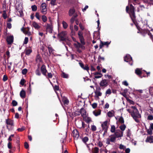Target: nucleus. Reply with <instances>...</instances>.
Wrapping results in <instances>:
<instances>
[{
    "mask_svg": "<svg viewBox=\"0 0 153 153\" xmlns=\"http://www.w3.org/2000/svg\"><path fill=\"white\" fill-rule=\"evenodd\" d=\"M127 111L131 113V116L137 122H138L139 121L138 118L141 117V116L139 113L138 110L134 106H131L130 109H127Z\"/></svg>",
    "mask_w": 153,
    "mask_h": 153,
    "instance_id": "1",
    "label": "nucleus"
},
{
    "mask_svg": "<svg viewBox=\"0 0 153 153\" xmlns=\"http://www.w3.org/2000/svg\"><path fill=\"white\" fill-rule=\"evenodd\" d=\"M130 11L129 12V13L130 15V17H131L132 20L134 23H135V13L134 11V7L132 6V4H130Z\"/></svg>",
    "mask_w": 153,
    "mask_h": 153,
    "instance_id": "2",
    "label": "nucleus"
},
{
    "mask_svg": "<svg viewBox=\"0 0 153 153\" xmlns=\"http://www.w3.org/2000/svg\"><path fill=\"white\" fill-rule=\"evenodd\" d=\"M5 121L7 128L9 130L12 129L14 126L13 121L10 119H6Z\"/></svg>",
    "mask_w": 153,
    "mask_h": 153,
    "instance_id": "3",
    "label": "nucleus"
},
{
    "mask_svg": "<svg viewBox=\"0 0 153 153\" xmlns=\"http://www.w3.org/2000/svg\"><path fill=\"white\" fill-rule=\"evenodd\" d=\"M44 27H46V31L50 33H52L53 31V25L51 24L47 23L45 25Z\"/></svg>",
    "mask_w": 153,
    "mask_h": 153,
    "instance_id": "4",
    "label": "nucleus"
},
{
    "mask_svg": "<svg viewBox=\"0 0 153 153\" xmlns=\"http://www.w3.org/2000/svg\"><path fill=\"white\" fill-rule=\"evenodd\" d=\"M67 32L65 31H62L58 34V37L62 41H64L65 40Z\"/></svg>",
    "mask_w": 153,
    "mask_h": 153,
    "instance_id": "5",
    "label": "nucleus"
},
{
    "mask_svg": "<svg viewBox=\"0 0 153 153\" xmlns=\"http://www.w3.org/2000/svg\"><path fill=\"white\" fill-rule=\"evenodd\" d=\"M78 35L81 43L83 45H85V43L84 39L83 36L82 32L81 31H79L78 33Z\"/></svg>",
    "mask_w": 153,
    "mask_h": 153,
    "instance_id": "6",
    "label": "nucleus"
},
{
    "mask_svg": "<svg viewBox=\"0 0 153 153\" xmlns=\"http://www.w3.org/2000/svg\"><path fill=\"white\" fill-rule=\"evenodd\" d=\"M124 60L127 62H129V64L132 65V57L128 54H127L124 57Z\"/></svg>",
    "mask_w": 153,
    "mask_h": 153,
    "instance_id": "7",
    "label": "nucleus"
},
{
    "mask_svg": "<svg viewBox=\"0 0 153 153\" xmlns=\"http://www.w3.org/2000/svg\"><path fill=\"white\" fill-rule=\"evenodd\" d=\"M108 82L106 79H102L100 83V87H106L108 84Z\"/></svg>",
    "mask_w": 153,
    "mask_h": 153,
    "instance_id": "8",
    "label": "nucleus"
},
{
    "mask_svg": "<svg viewBox=\"0 0 153 153\" xmlns=\"http://www.w3.org/2000/svg\"><path fill=\"white\" fill-rule=\"evenodd\" d=\"M41 12L42 14H45L46 13L47 10L46 8V5L45 3H42L41 6Z\"/></svg>",
    "mask_w": 153,
    "mask_h": 153,
    "instance_id": "9",
    "label": "nucleus"
},
{
    "mask_svg": "<svg viewBox=\"0 0 153 153\" xmlns=\"http://www.w3.org/2000/svg\"><path fill=\"white\" fill-rule=\"evenodd\" d=\"M101 126L103 130L105 131V133H106L107 132L108 128V121H106L101 124Z\"/></svg>",
    "mask_w": 153,
    "mask_h": 153,
    "instance_id": "10",
    "label": "nucleus"
},
{
    "mask_svg": "<svg viewBox=\"0 0 153 153\" xmlns=\"http://www.w3.org/2000/svg\"><path fill=\"white\" fill-rule=\"evenodd\" d=\"M74 46L77 48L79 49L80 48H81L82 49H85V47L83 46L84 45L81 44L78 42H76V43L74 44Z\"/></svg>",
    "mask_w": 153,
    "mask_h": 153,
    "instance_id": "11",
    "label": "nucleus"
},
{
    "mask_svg": "<svg viewBox=\"0 0 153 153\" xmlns=\"http://www.w3.org/2000/svg\"><path fill=\"white\" fill-rule=\"evenodd\" d=\"M111 42V41L110 42H102V41H100V48H102V47L104 46L105 45L107 46V47H108L109 45L110 44Z\"/></svg>",
    "mask_w": 153,
    "mask_h": 153,
    "instance_id": "12",
    "label": "nucleus"
},
{
    "mask_svg": "<svg viewBox=\"0 0 153 153\" xmlns=\"http://www.w3.org/2000/svg\"><path fill=\"white\" fill-rule=\"evenodd\" d=\"M32 26L34 27L35 29L36 30H39L41 27L39 24L35 21H33L32 22Z\"/></svg>",
    "mask_w": 153,
    "mask_h": 153,
    "instance_id": "13",
    "label": "nucleus"
},
{
    "mask_svg": "<svg viewBox=\"0 0 153 153\" xmlns=\"http://www.w3.org/2000/svg\"><path fill=\"white\" fill-rule=\"evenodd\" d=\"M93 75H94V78L96 79H99L101 78L102 76V74L100 72H96L93 73Z\"/></svg>",
    "mask_w": 153,
    "mask_h": 153,
    "instance_id": "14",
    "label": "nucleus"
},
{
    "mask_svg": "<svg viewBox=\"0 0 153 153\" xmlns=\"http://www.w3.org/2000/svg\"><path fill=\"white\" fill-rule=\"evenodd\" d=\"M17 10V12L19 16L21 17L23 16V8L21 5H20V8L17 7L16 8Z\"/></svg>",
    "mask_w": 153,
    "mask_h": 153,
    "instance_id": "15",
    "label": "nucleus"
},
{
    "mask_svg": "<svg viewBox=\"0 0 153 153\" xmlns=\"http://www.w3.org/2000/svg\"><path fill=\"white\" fill-rule=\"evenodd\" d=\"M72 134L73 137L76 140L78 138L79 136V132L76 129L73 131L72 132Z\"/></svg>",
    "mask_w": 153,
    "mask_h": 153,
    "instance_id": "16",
    "label": "nucleus"
},
{
    "mask_svg": "<svg viewBox=\"0 0 153 153\" xmlns=\"http://www.w3.org/2000/svg\"><path fill=\"white\" fill-rule=\"evenodd\" d=\"M41 70L42 74L44 76H46L47 71L46 69L45 65H42L41 67Z\"/></svg>",
    "mask_w": 153,
    "mask_h": 153,
    "instance_id": "17",
    "label": "nucleus"
},
{
    "mask_svg": "<svg viewBox=\"0 0 153 153\" xmlns=\"http://www.w3.org/2000/svg\"><path fill=\"white\" fill-rule=\"evenodd\" d=\"M13 36H10L7 37V41L8 44H11L13 42Z\"/></svg>",
    "mask_w": 153,
    "mask_h": 153,
    "instance_id": "18",
    "label": "nucleus"
},
{
    "mask_svg": "<svg viewBox=\"0 0 153 153\" xmlns=\"http://www.w3.org/2000/svg\"><path fill=\"white\" fill-rule=\"evenodd\" d=\"M79 64L80 66L84 70H86L87 71H88L89 70V68L88 65H86L85 66L84 65L83 63L82 62H79Z\"/></svg>",
    "mask_w": 153,
    "mask_h": 153,
    "instance_id": "19",
    "label": "nucleus"
},
{
    "mask_svg": "<svg viewBox=\"0 0 153 153\" xmlns=\"http://www.w3.org/2000/svg\"><path fill=\"white\" fill-rule=\"evenodd\" d=\"M114 135H115L116 138H118L122 137L123 135V132L120 131L119 132H116Z\"/></svg>",
    "mask_w": 153,
    "mask_h": 153,
    "instance_id": "20",
    "label": "nucleus"
},
{
    "mask_svg": "<svg viewBox=\"0 0 153 153\" xmlns=\"http://www.w3.org/2000/svg\"><path fill=\"white\" fill-rule=\"evenodd\" d=\"M146 141L147 142L152 143L153 142V136H150L147 137Z\"/></svg>",
    "mask_w": 153,
    "mask_h": 153,
    "instance_id": "21",
    "label": "nucleus"
},
{
    "mask_svg": "<svg viewBox=\"0 0 153 153\" xmlns=\"http://www.w3.org/2000/svg\"><path fill=\"white\" fill-rule=\"evenodd\" d=\"M83 118L84 120L88 123H89L91 121V118L90 117L87 116H86L84 117Z\"/></svg>",
    "mask_w": 153,
    "mask_h": 153,
    "instance_id": "22",
    "label": "nucleus"
},
{
    "mask_svg": "<svg viewBox=\"0 0 153 153\" xmlns=\"http://www.w3.org/2000/svg\"><path fill=\"white\" fill-rule=\"evenodd\" d=\"M80 113L83 118L86 116L85 110L84 109L82 108L81 109Z\"/></svg>",
    "mask_w": 153,
    "mask_h": 153,
    "instance_id": "23",
    "label": "nucleus"
},
{
    "mask_svg": "<svg viewBox=\"0 0 153 153\" xmlns=\"http://www.w3.org/2000/svg\"><path fill=\"white\" fill-rule=\"evenodd\" d=\"M95 94V97L96 98H98L99 96H100L102 95V93H101L100 91L97 90L94 92Z\"/></svg>",
    "mask_w": 153,
    "mask_h": 153,
    "instance_id": "24",
    "label": "nucleus"
},
{
    "mask_svg": "<svg viewBox=\"0 0 153 153\" xmlns=\"http://www.w3.org/2000/svg\"><path fill=\"white\" fill-rule=\"evenodd\" d=\"M114 111L113 110H111L107 113V115L109 117H111L114 116Z\"/></svg>",
    "mask_w": 153,
    "mask_h": 153,
    "instance_id": "25",
    "label": "nucleus"
},
{
    "mask_svg": "<svg viewBox=\"0 0 153 153\" xmlns=\"http://www.w3.org/2000/svg\"><path fill=\"white\" fill-rule=\"evenodd\" d=\"M109 137L110 139L111 142H115L116 138V137H115V135H114V134L110 135Z\"/></svg>",
    "mask_w": 153,
    "mask_h": 153,
    "instance_id": "26",
    "label": "nucleus"
},
{
    "mask_svg": "<svg viewBox=\"0 0 153 153\" xmlns=\"http://www.w3.org/2000/svg\"><path fill=\"white\" fill-rule=\"evenodd\" d=\"M75 10L74 8L71 9L69 11V15L70 16H72L75 13Z\"/></svg>",
    "mask_w": 153,
    "mask_h": 153,
    "instance_id": "27",
    "label": "nucleus"
},
{
    "mask_svg": "<svg viewBox=\"0 0 153 153\" xmlns=\"http://www.w3.org/2000/svg\"><path fill=\"white\" fill-rule=\"evenodd\" d=\"M3 13L2 17L4 19H5L8 17L7 11L6 10H4Z\"/></svg>",
    "mask_w": 153,
    "mask_h": 153,
    "instance_id": "28",
    "label": "nucleus"
},
{
    "mask_svg": "<svg viewBox=\"0 0 153 153\" xmlns=\"http://www.w3.org/2000/svg\"><path fill=\"white\" fill-rule=\"evenodd\" d=\"M20 97L23 98H25V92L23 90H22L20 93Z\"/></svg>",
    "mask_w": 153,
    "mask_h": 153,
    "instance_id": "29",
    "label": "nucleus"
},
{
    "mask_svg": "<svg viewBox=\"0 0 153 153\" xmlns=\"http://www.w3.org/2000/svg\"><path fill=\"white\" fill-rule=\"evenodd\" d=\"M93 113L95 116H97L100 114L101 111L100 110L95 111H93Z\"/></svg>",
    "mask_w": 153,
    "mask_h": 153,
    "instance_id": "30",
    "label": "nucleus"
},
{
    "mask_svg": "<svg viewBox=\"0 0 153 153\" xmlns=\"http://www.w3.org/2000/svg\"><path fill=\"white\" fill-rule=\"evenodd\" d=\"M82 142L85 144H86V142H87L89 140L88 138L87 137H85L82 138Z\"/></svg>",
    "mask_w": 153,
    "mask_h": 153,
    "instance_id": "31",
    "label": "nucleus"
},
{
    "mask_svg": "<svg viewBox=\"0 0 153 153\" xmlns=\"http://www.w3.org/2000/svg\"><path fill=\"white\" fill-rule=\"evenodd\" d=\"M144 32H146V34H147V35L149 36V37L151 38L153 42V39H152V35L151 33H150L149 30H146L144 31Z\"/></svg>",
    "mask_w": 153,
    "mask_h": 153,
    "instance_id": "32",
    "label": "nucleus"
},
{
    "mask_svg": "<svg viewBox=\"0 0 153 153\" xmlns=\"http://www.w3.org/2000/svg\"><path fill=\"white\" fill-rule=\"evenodd\" d=\"M142 72L141 71V69L139 68H137L135 70V73L138 75H139L141 74Z\"/></svg>",
    "mask_w": 153,
    "mask_h": 153,
    "instance_id": "33",
    "label": "nucleus"
},
{
    "mask_svg": "<svg viewBox=\"0 0 153 153\" xmlns=\"http://www.w3.org/2000/svg\"><path fill=\"white\" fill-rule=\"evenodd\" d=\"M126 127V125L125 124H123L120 126L119 128L120 130L122 131L123 132V131L125 130Z\"/></svg>",
    "mask_w": 153,
    "mask_h": 153,
    "instance_id": "34",
    "label": "nucleus"
},
{
    "mask_svg": "<svg viewBox=\"0 0 153 153\" xmlns=\"http://www.w3.org/2000/svg\"><path fill=\"white\" fill-rule=\"evenodd\" d=\"M62 77L63 78H67L68 77V75L64 72H62L61 74Z\"/></svg>",
    "mask_w": 153,
    "mask_h": 153,
    "instance_id": "35",
    "label": "nucleus"
},
{
    "mask_svg": "<svg viewBox=\"0 0 153 153\" xmlns=\"http://www.w3.org/2000/svg\"><path fill=\"white\" fill-rule=\"evenodd\" d=\"M32 52V50L31 49H27L26 50L25 53L27 55H29Z\"/></svg>",
    "mask_w": 153,
    "mask_h": 153,
    "instance_id": "36",
    "label": "nucleus"
},
{
    "mask_svg": "<svg viewBox=\"0 0 153 153\" xmlns=\"http://www.w3.org/2000/svg\"><path fill=\"white\" fill-rule=\"evenodd\" d=\"M99 152V149L97 147H95L94 148V150L93 151V153H98Z\"/></svg>",
    "mask_w": 153,
    "mask_h": 153,
    "instance_id": "37",
    "label": "nucleus"
},
{
    "mask_svg": "<svg viewBox=\"0 0 153 153\" xmlns=\"http://www.w3.org/2000/svg\"><path fill=\"white\" fill-rule=\"evenodd\" d=\"M35 17H36L39 21L40 20V16L38 12H36L35 13Z\"/></svg>",
    "mask_w": 153,
    "mask_h": 153,
    "instance_id": "38",
    "label": "nucleus"
},
{
    "mask_svg": "<svg viewBox=\"0 0 153 153\" xmlns=\"http://www.w3.org/2000/svg\"><path fill=\"white\" fill-rule=\"evenodd\" d=\"M22 30L23 31V33H26L27 31L28 32V31H30V28L28 27H27V28H25L24 29L22 28Z\"/></svg>",
    "mask_w": 153,
    "mask_h": 153,
    "instance_id": "39",
    "label": "nucleus"
},
{
    "mask_svg": "<svg viewBox=\"0 0 153 153\" xmlns=\"http://www.w3.org/2000/svg\"><path fill=\"white\" fill-rule=\"evenodd\" d=\"M119 122L120 123H121L123 124L124 123V120L123 118L122 117H120L119 120H118Z\"/></svg>",
    "mask_w": 153,
    "mask_h": 153,
    "instance_id": "40",
    "label": "nucleus"
},
{
    "mask_svg": "<svg viewBox=\"0 0 153 153\" xmlns=\"http://www.w3.org/2000/svg\"><path fill=\"white\" fill-rule=\"evenodd\" d=\"M42 19L44 22H45L47 20V18L46 16L45 15L42 16Z\"/></svg>",
    "mask_w": 153,
    "mask_h": 153,
    "instance_id": "41",
    "label": "nucleus"
},
{
    "mask_svg": "<svg viewBox=\"0 0 153 153\" xmlns=\"http://www.w3.org/2000/svg\"><path fill=\"white\" fill-rule=\"evenodd\" d=\"M62 25L64 29H66L68 26L67 24L64 21L62 22Z\"/></svg>",
    "mask_w": 153,
    "mask_h": 153,
    "instance_id": "42",
    "label": "nucleus"
},
{
    "mask_svg": "<svg viewBox=\"0 0 153 153\" xmlns=\"http://www.w3.org/2000/svg\"><path fill=\"white\" fill-rule=\"evenodd\" d=\"M115 126L114 125H112L111 126V132L114 133L115 132Z\"/></svg>",
    "mask_w": 153,
    "mask_h": 153,
    "instance_id": "43",
    "label": "nucleus"
},
{
    "mask_svg": "<svg viewBox=\"0 0 153 153\" xmlns=\"http://www.w3.org/2000/svg\"><path fill=\"white\" fill-rule=\"evenodd\" d=\"M31 7L32 8V10L33 11H36L37 10V7L35 5L32 6Z\"/></svg>",
    "mask_w": 153,
    "mask_h": 153,
    "instance_id": "44",
    "label": "nucleus"
},
{
    "mask_svg": "<svg viewBox=\"0 0 153 153\" xmlns=\"http://www.w3.org/2000/svg\"><path fill=\"white\" fill-rule=\"evenodd\" d=\"M6 55H7V59H8L9 57H10V52L8 51H7L6 52V53L5 54H4V58H5L6 57Z\"/></svg>",
    "mask_w": 153,
    "mask_h": 153,
    "instance_id": "45",
    "label": "nucleus"
},
{
    "mask_svg": "<svg viewBox=\"0 0 153 153\" xmlns=\"http://www.w3.org/2000/svg\"><path fill=\"white\" fill-rule=\"evenodd\" d=\"M12 105L13 106H16L18 104L17 102L15 100H13L12 102Z\"/></svg>",
    "mask_w": 153,
    "mask_h": 153,
    "instance_id": "46",
    "label": "nucleus"
},
{
    "mask_svg": "<svg viewBox=\"0 0 153 153\" xmlns=\"http://www.w3.org/2000/svg\"><path fill=\"white\" fill-rule=\"evenodd\" d=\"M36 74V75L38 76H40L41 75V73L39 69H37L36 72H35Z\"/></svg>",
    "mask_w": 153,
    "mask_h": 153,
    "instance_id": "47",
    "label": "nucleus"
},
{
    "mask_svg": "<svg viewBox=\"0 0 153 153\" xmlns=\"http://www.w3.org/2000/svg\"><path fill=\"white\" fill-rule=\"evenodd\" d=\"M91 130L93 131H95L97 129L96 127L94 125H91Z\"/></svg>",
    "mask_w": 153,
    "mask_h": 153,
    "instance_id": "48",
    "label": "nucleus"
},
{
    "mask_svg": "<svg viewBox=\"0 0 153 153\" xmlns=\"http://www.w3.org/2000/svg\"><path fill=\"white\" fill-rule=\"evenodd\" d=\"M48 49L49 53L51 54L53 51V50L52 48L51 47L48 46Z\"/></svg>",
    "mask_w": 153,
    "mask_h": 153,
    "instance_id": "49",
    "label": "nucleus"
},
{
    "mask_svg": "<svg viewBox=\"0 0 153 153\" xmlns=\"http://www.w3.org/2000/svg\"><path fill=\"white\" fill-rule=\"evenodd\" d=\"M147 120H153V116L151 115H149L147 117Z\"/></svg>",
    "mask_w": 153,
    "mask_h": 153,
    "instance_id": "50",
    "label": "nucleus"
},
{
    "mask_svg": "<svg viewBox=\"0 0 153 153\" xmlns=\"http://www.w3.org/2000/svg\"><path fill=\"white\" fill-rule=\"evenodd\" d=\"M152 129L149 128L147 130V133L149 134H152Z\"/></svg>",
    "mask_w": 153,
    "mask_h": 153,
    "instance_id": "51",
    "label": "nucleus"
},
{
    "mask_svg": "<svg viewBox=\"0 0 153 153\" xmlns=\"http://www.w3.org/2000/svg\"><path fill=\"white\" fill-rule=\"evenodd\" d=\"M25 129V127L22 126L21 128H18L17 130L19 131H22Z\"/></svg>",
    "mask_w": 153,
    "mask_h": 153,
    "instance_id": "52",
    "label": "nucleus"
},
{
    "mask_svg": "<svg viewBox=\"0 0 153 153\" xmlns=\"http://www.w3.org/2000/svg\"><path fill=\"white\" fill-rule=\"evenodd\" d=\"M27 70L26 68H25L22 70V73L23 74L25 75L27 73Z\"/></svg>",
    "mask_w": 153,
    "mask_h": 153,
    "instance_id": "53",
    "label": "nucleus"
},
{
    "mask_svg": "<svg viewBox=\"0 0 153 153\" xmlns=\"http://www.w3.org/2000/svg\"><path fill=\"white\" fill-rule=\"evenodd\" d=\"M122 83V84L123 85H125L126 86H128V82L126 80L123 81Z\"/></svg>",
    "mask_w": 153,
    "mask_h": 153,
    "instance_id": "54",
    "label": "nucleus"
},
{
    "mask_svg": "<svg viewBox=\"0 0 153 153\" xmlns=\"http://www.w3.org/2000/svg\"><path fill=\"white\" fill-rule=\"evenodd\" d=\"M63 101L65 104H68L69 103V101L67 99H63Z\"/></svg>",
    "mask_w": 153,
    "mask_h": 153,
    "instance_id": "55",
    "label": "nucleus"
},
{
    "mask_svg": "<svg viewBox=\"0 0 153 153\" xmlns=\"http://www.w3.org/2000/svg\"><path fill=\"white\" fill-rule=\"evenodd\" d=\"M98 145L100 147H102L103 146V144L101 142L99 141L98 143Z\"/></svg>",
    "mask_w": 153,
    "mask_h": 153,
    "instance_id": "56",
    "label": "nucleus"
},
{
    "mask_svg": "<svg viewBox=\"0 0 153 153\" xmlns=\"http://www.w3.org/2000/svg\"><path fill=\"white\" fill-rule=\"evenodd\" d=\"M111 93V91L110 89H108L106 92V94H110Z\"/></svg>",
    "mask_w": 153,
    "mask_h": 153,
    "instance_id": "57",
    "label": "nucleus"
},
{
    "mask_svg": "<svg viewBox=\"0 0 153 153\" xmlns=\"http://www.w3.org/2000/svg\"><path fill=\"white\" fill-rule=\"evenodd\" d=\"M28 38L26 37L25 38L24 41V43L25 44H26L27 43V42H28Z\"/></svg>",
    "mask_w": 153,
    "mask_h": 153,
    "instance_id": "58",
    "label": "nucleus"
},
{
    "mask_svg": "<svg viewBox=\"0 0 153 153\" xmlns=\"http://www.w3.org/2000/svg\"><path fill=\"white\" fill-rule=\"evenodd\" d=\"M25 82V80L24 79H22L21 81L20 82V84H21L22 85H24V83Z\"/></svg>",
    "mask_w": 153,
    "mask_h": 153,
    "instance_id": "59",
    "label": "nucleus"
},
{
    "mask_svg": "<svg viewBox=\"0 0 153 153\" xmlns=\"http://www.w3.org/2000/svg\"><path fill=\"white\" fill-rule=\"evenodd\" d=\"M75 17H72L71 19L70 22H71V24H72L74 22L75 20Z\"/></svg>",
    "mask_w": 153,
    "mask_h": 153,
    "instance_id": "60",
    "label": "nucleus"
},
{
    "mask_svg": "<svg viewBox=\"0 0 153 153\" xmlns=\"http://www.w3.org/2000/svg\"><path fill=\"white\" fill-rule=\"evenodd\" d=\"M110 138H107L106 139V143L107 144L109 145L110 144Z\"/></svg>",
    "mask_w": 153,
    "mask_h": 153,
    "instance_id": "61",
    "label": "nucleus"
},
{
    "mask_svg": "<svg viewBox=\"0 0 153 153\" xmlns=\"http://www.w3.org/2000/svg\"><path fill=\"white\" fill-rule=\"evenodd\" d=\"M7 79V77L6 75H4L3 76V80L4 81H6Z\"/></svg>",
    "mask_w": 153,
    "mask_h": 153,
    "instance_id": "62",
    "label": "nucleus"
},
{
    "mask_svg": "<svg viewBox=\"0 0 153 153\" xmlns=\"http://www.w3.org/2000/svg\"><path fill=\"white\" fill-rule=\"evenodd\" d=\"M97 103H94L92 104V107L94 108H95L97 107Z\"/></svg>",
    "mask_w": 153,
    "mask_h": 153,
    "instance_id": "63",
    "label": "nucleus"
},
{
    "mask_svg": "<svg viewBox=\"0 0 153 153\" xmlns=\"http://www.w3.org/2000/svg\"><path fill=\"white\" fill-rule=\"evenodd\" d=\"M149 90L150 94L152 93L153 94V87H150L149 88Z\"/></svg>",
    "mask_w": 153,
    "mask_h": 153,
    "instance_id": "64",
    "label": "nucleus"
}]
</instances>
